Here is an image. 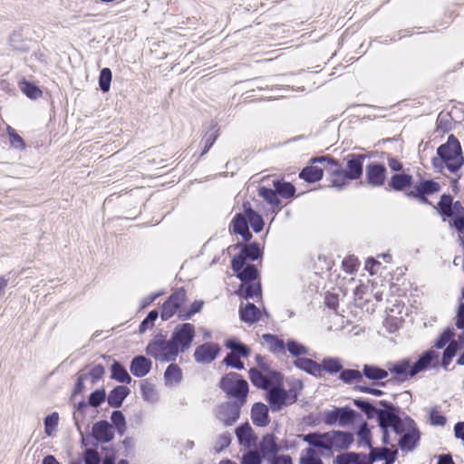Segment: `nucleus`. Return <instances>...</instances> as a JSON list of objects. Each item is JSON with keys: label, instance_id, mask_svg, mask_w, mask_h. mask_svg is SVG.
Masks as SVG:
<instances>
[{"label": "nucleus", "instance_id": "nucleus-3", "mask_svg": "<svg viewBox=\"0 0 464 464\" xmlns=\"http://www.w3.org/2000/svg\"><path fill=\"white\" fill-rule=\"evenodd\" d=\"M303 440L310 446L332 450H346L353 442V436L347 431L333 430L324 433L310 432L304 435Z\"/></svg>", "mask_w": 464, "mask_h": 464}, {"label": "nucleus", "instance_id": "nucleus-56", "mask_svg": "<svg viewBox=\"0 0 464 464\" xmlns=\"http://www.w3.org/2000/svg\"><path fill=\"white\" fill-rule=\"evenodd\" d=\"M159 313L157 310H151L149 312L145 319L140 324V332L143 333L147 329L151 328L154 325V322L157 320Z\"/></svg>", "mask_w": 464, "mask_h": 464}, {"label": "nucleus", "instance_id": "nucleus-61", "mask_svg": "<svg viewBox=\"0 0 464 464\" xmlns=\"http://www.w3.org/2000/svg\"><path fill=\"white\" fill-rule=\"evenodd\" d=\"M452 336L453 332L451 330H445L436 340L434 346L438 349L443 348L447 343H450L451 342L450 339Z\"/></svg>", "mask_w": 464, "mask_h": 464}, {"label": "nucleus", "instance_id": "nucleus-44", "mask_svg": "<svg viewBox=\"0 0 464 464\" xmlns=\"http://www.w3.org/2000/svg\"><path fill=\"white\" fill-rule=\"evenodd\" d=\"M259 196H261L267 203L272 206H279L280 199L278 194L275 189L266 187H261L258 190Z\"/></svg>", "mask_w": 464, "mask_h": 464}, {"label": "nucleus", "instance_id": "nucleus-39", "mask_svg": "<svg viewBox=\"0 0 464 464\" xmlns=\"http://www.w3.org/2000/svg\"><path fill=\"white\" fill-rule=\"evenodd\" d=\"M249 379L253 385L261 389H268L271 383L270 380L256 368L249 370Z\"/></svg>", "mask_w": 464, "mask_h": 464}, {"label": "nucleus", "instance_id": "nucleus-24", "mask_svg": "<svg viewBox=\"0 0 464 464\" xmlns=\"http://www.w3.org/2000/svg\"><path fill=\"white\" fill-rule=\"evenodd\" d=\"M411 364L409 359H402L396 362H388V372L401 377V380L411 378L409 371L411 370Z\"/></svg>", "mask_w": 464, "mask_h": 464}, {"label": "nucleus", "instance_id": "nucleus-43", "mask_svg": "<svg viewBox=\"0 0 464 464\" xmlns=\"http://www.w3.org/2000/svg\"><path fill=\"white\" fill-rule=\"evenodd\" d=\"M353 404L366 415L367 419H373L374 417L378 419L377 408L370 402L362 399H355Z\"/></svg>", "mask_w": 464, "mask_h": 464}, {"label": "nucleus", "instance_id": "nucleus-11", "mask_svg": "<svg viewBox=\"0 0 464 464\" xmlns=\"http://www.w3.org/2000/svg\"><path fill=\"white\" fill-rule=\"evenodd\" d=\"M241 405V402L230 401L220 404L217 409V418L226 426L232 425L239 418Z\"/></svg>", "mask_w": 464, "mask_h": 464}, {"label": "nucleus", "instance_id": "nucleus-37", "mask_svg": "<svg viewBox=\"0 0 464 464\" xmlns=\"http://www.w3.org/2000/svg\"><path fill=\"white\" fill-rule=\"evenodd\" d=\"M394 450H391L389 448H382L380 450L373 449L371 450V457L373 460L376 459H384L387 462H393L395 459V456L397 454V449L393 448Z\"/></svg>", "mask_w": 464, "mask_h": 464}, {"label": "nucleus", "instance_id": "nucleus-49", "mask_svg": "<svg viewBox=\"0 0 464 464\" xmlns=\"http://www.w3.org/2000/svg\"><path fill=\"white\" fill-rule=\"evenodd\" d=\"M21 91L30 99H37L42 95V91L34 83L24 81L20 83Z\"/></svg>", "mask_w": 464, "mask_h": 464}, {"label": "nucleus", "instance_id": "nucleus-55", "mask_svg": "<svg viewBox=\"0 0 464 464\" xmlns=\"http://www.w3.org/2000/svg\"><path fill=\"white\" fill-rule=\"evenodd\" d=\"M231 442V434L229 432L222 433L215 442L214 450L218 453L228 447Z\"/></svg>", "mask_w": 464, "mask_h": 464}, {"label": "nucleus", "instance_id": "nucleus-36", "mask_svg": "<svg viewBox=\"0 0 464 464\" xmlns=\"http://www.w3.org/2000/svg\"><path fill=\"white\" fill-rule=\"evenodd\" d=\"M164 378L168 385L178 384L182 378L180 368L177 364H169L165 371Z\"/></svg>", "mask_w": 464, "mask_h": 464}, {"label": "nucleus", "instance_id": "nucleus-50", "mask_svg": "<svg viewBox=\"0 0 464 464\" xmlns=\"http://www.w3.org/2000/svg\"><path fill=\"white\" fill-rule=\"evenodd\" d=\"M112 424L117 429L120 435H122L126 430L125 417L120 411H114L111 417Z\"/></svg>", "mask_w": 464, "mask_h": 464}, {"label": "nucleus", "instance_id": "nucleus-29", "mask_svg": "<svg viewBox=\"0 0 464 464\" xmlns=\"http://www.w3.org/2000/svg\"><path fill=\"white\" fill-rule=\"evenodd\" d=\"M260 450L265 455L273 457L279 451V446L276 442V438L273 434H266L263 437L260 442Z\"/></svg>", "mask_w": 464, "mask_h": 464}, {"label": "nucleus", "instance_id": "nucleus-31", "mask_svg": "<svg viewBox=\"0 0 464 464\" xmlns=\"http://www.w3.org/2000/svg\"><path fill=\"white\" fill-rule=\"evenodd\" d=\"M413 178L409 174H394L392 176L389 186L394 190H402L412 184Z\"/></svg>", "mask_w": 464, "mask_h": 464}, {"label": "nucleus", "instance_id": "nucleus-30", "mask_svg": "<svg viewBox=\"0 0 464 464\" xmlns=\"http://www.w3.org/2000/svg\"><path fill=\"white\" fill-rule=\"evenodd\" d=\"M323 176L324 169L314 165L304 168L299 174L300 179L309 183L320 180Z\"/></svg>", "mask_w": 464, "mask_h": 464}, {"label": "nucleus", "instance_id": "nucleus-42", "mask_svg": "<svg viewBox=\"0 0 464 464\" xmlns=\"http://www.w3.org/2000/svg\"><path fill=\"white\" fill-rule=\"evenodd\" d=\"M273 185L277 194L285 198L293 197L295 192L294 185L289 182L274 180Z\"/></svg>", "mask_w": 464, "mask_h": 464}, {"label": "nucleus", "instance_id": "nucleus-5", "mask_svg": "<svg viewBox=\"0 0 464 464\" xmlns=\"http://www.w3.org/2000/svg\"><path fill=\"white\" fill-rule=\"evenodd\" d=\"M313 163H323L324 169L328 172L331 182V187L335 188L338 190L344 188L349 183V178L344 169L342 168L338 160L331 156H321L314 158Z\"/></svg>", "mask_w": 464, "mask_h": 464}, {"label": "nucleus", "instance_id": "nucleus-15", "mask_svg": "<svg viewBox=\"0 0 464 464\" xmlns=\"http://www.w3.org/2000/svg\"><path fill=\"white\" fill-rule=\"evenodd\" d=\"M386 168L380 163H370L366 166L365 178L369 185L372 187H381L384 184L386 179Z\"/></svg>", "mask_w": 464, "mask_h": 464}, {"label": "nucleus", "instance_id": "nucleus-47", "mask_svg": "<svg viewBox=\"0 0 464 464\" xmlns=\"http://www.w3.org/2000/svg\"><path fill=\"white\" fill-rule=\"evenodd\" d=\"M357 415L358 413L355 411L348 407L339 408V425L341 427H345L353 421Z\"/></svg>", "mask_w": 464, "mask_h": 464}, {"label": "nucleus", "instance_id": "nucleus-6", "mask_svg": "<svg viewBox=\"0 0 464 464\" xmlns=\"http://www.w3.org/2000/svg\"><path fill=\"white\" fill-rule=\"evenodd\" d=\"M220 388L228 395L237 398L241 404L246 402L248 383L237 372L227 373L220 381Z\"/></svg>", "mask_w": 464, "mask_h": 464}, {"label": "nucleus", "instance_id": "nucleus-23", "mask_svg": "<svg viewBox=\"0 0 464 464\" xmlns=\"http://www.w3.org/2000/svg\"><path fill=\"white\" fill-rule=\"evenodd\" d=\"M343 369L342 360L337 357H325L319 363V377L322 376V372L329 374H336Z\"/></svg>", "mask_w": 464, "mask_h": 464}, {"label": "nucleus", "instance_id": "nucleus-41", "mask_svg": "<svg viewBox=\"0 0 464 464\" xmlns=\"http://www.w3.org/2000/svg\"><path fill=\"white\" fill-rule=\"evenodd\" d=\"M226 347L231 350L230 353H234L239 357H247L249 354L248 347L236 339L227 340L226 342Z\"/></svg>", "mask_w": 464, "mask_h": 464}, {"label": "nucleus", "instance_id": "nucleus-16", "mask_svg": "<svg viewBox=\"0 0 464 464\" xmlns=\"http://www.w3.org/2000/svg\"><path fill=\"white\" fill-rule=\"evenodd\" d=\"M219 351L220 348L218 343H206L196 348L194 358L198 362L209 363L217 358Z\"/></svg>", "mask_w": 464, "mask_h": 464}, {"label": "nucleus", "instance_id": "nucleus-26", "mask_svg": "<svg viewBox=\"0 0 464 464\" xmlns=\"http://www.w3.org/2000/svg\"><path fill=\"white\" fill-rule=\"evenodd\" d=\"M236 435L239 444L247 447H249L256 439L248 422H245L244 424L237 427L236 430Z\"/></svg>", "mask_w": 464, "mask_h": 464}, {"label": "nucleus", "instance_id": "nucleus-4", "mask_svg": "<svg viewBox=\"0 0 464 464\" xmlns=\"http://www.w3.org/2000/svg\"><path fill=\"white\" fill-rule=\"evenodd\" d=\"M146 353L160 362H174L179 352L171 339L166 340L162 334L156 335L146 347Z\"/></svg>", "mask_w": 464, "mask_h": 464}, {"label": "nucleus", "instance_id": "nucleus-64", "mask_svg": "<svg viewBox=\"0 0 464 464\" xmlns=\"http://www.w3.org/2000/svg\"><path fill=\"white\" fill-rule=\"evenodd\" d=\"M324 420L327 425H334L336 422L339 423V408L325 411Z\"/></svg>", "mask_w": 464, "mask_h": 464}, {"label": "nucleus", "instance_id": "nucleus-19", "mask_svg": "<svg viewBox=\"0 0 464 464\" xmlns=\"http://www.w3.org/2000/svg\"><path fill=\"white\" fill-rule=\"evenodd\" d=\"M151 369V361L143 355L135 356L130 366V372L136 377L147 375Z\"/></svg>", "mask_w": 464, "mask_h": 464}, {"label": "nucleus", "instance_id": "nucleus-60", "mask_svg": "<svg viewBox=\"0 0 464 464\" xmlns=\"http://www.w3.org/2000/svg\"><path fill=\"white\" fill-rule=\"evenodd\" d=\"M262 458L257 451H248L243 455L241 464H261Z\"/></svg>", "mask_w": 464, "mask_h": 464}, {"label": "nucleus", "instance_id": "nucleus-40", "mask_svg": "<svg viewBox=\"0 0 464 464\" xmlns=\"http://www.w3.org/2000/svg\"><path fill=\"white\" fill-rule=\"evenodd\" d=\"M285 348L292 356L296 358H302V355H309V349L295 340H288Z\"/></svg>", "mask_w": 464, "mask_h": 464}, {"label": "nucleus", "instance_id": "nucleus-18", "mask_svg": "<svg viewBox=\"0 0 464 464\" xmlns=\"http://www.w3.org/2000/svg\"><path fill=\"white\" fill-rule=\"evenodd\" d=\"M251 419L255 425L266 427L270 421L267 406L262 402H256L251 409Z\"/></svg>", "mask_w": 464, "mask_h": 464}, {"label": "nucleus", "instance_id": "nucleus-27", "mask_svg": "<svg viewBox=\"0 0 464 464\" xmlns=\"http://www.w3.org/2000/svg\"><path fill=\"white\" fill-rule=\"evenodd\" d=\"M238 295L245 299H254L261 296V285L257 283H243L237 290Z\"/></svg>", "mask_w": 464, "mask_h": 464}, {"label": "nucleus", "instance_id": "nucleus-57", "mask_svg": "<svg viewBox=\"0 0 464 464\" xmlns=\"http://www.w3.org/2000/svg\"><path fill=\"white\" fill-rule=\"evenodd\" d=\"M104 368L101 364L94 365L87 373V378L92 379V383L94 384L96 382L101 380L104 375Z\"/></svg>", "mask_w": 464, "mask_h": 464}, {"label": "nucleus", "instance_id": "nucleus-14", "mask_svg": "<svg viewBox=\"0 0 464 464\" xmlns=\"http://www.w3.org/2000/svg\"><path fill=\"white\" fill-rule=\"evenodd\" d=\"M379 403H380V405L384 407V409H377V411H378V425L381 428L382 433V443H391L392 437L390 434V426L392 425V423L382 422V420L381 419L382 417V412H384L387 414H392L395 417H400V416L396 412L397 409L391 402H389L387 401H380Z\"/></svg>", "mask_w": 464, "mask_h": 464}, {"label": "nucleus", "instance_id": "nucleus-22", "mask_svg": "<svg viewBox=\"0 0 464 464\" xmlns=\"http://www.w3.org/2000/svg\"><path fill=\"white\" fill-rule=\"evenodd\" d=\"M130 389L124 385L116 386L108 395L107 401L111 407L119 408L130 394Z\"/></svg>", "mask_w": 464, "mask_h": 464}, {"label": "nucleus", "instance_id": "nucleus-10", "mask_svg": "<svg viewBox=\"0 0 464 464\" xmlns=\"http://www.w3.org/2000/svg\"><path fill=\"white\" fill-rule=\"evenodd\" d=\"M440 365V354L434 350L424 352L418 361L411 364L409 371L410 377L415 376L417 373L427 370L429 367L436 368Z\"/></svg>", "mask_w": 464, "mask_h": 464}, {"label": "nucleus", "instance_id": "nucleus-13", "mask_svg": "<svg viewBox=\"0 0 464 464\" xmlns=\"http://www.w3.org/2000/svg\"><path fill=\"white\" fill-rule=\"evenodd\" d=\"M366 156L363 154L350 153L345 157L346 169L344 171L349 179L355 180L362 177L363 172V161Z\"/></svg>", "mask_w": 464, "mask_h": 464}, {"label": "nucleus", "instance_id": "nucleus-2", "mask_svg": "<svg viewBox=\"0 0 464 464\" xmlns=\"http://www.w3.org/2000/svg\"><path fill=\"white\" fill-rule=\"evenodd\" d=\"M437 154L438 157L432 159V165L437 169L447 168L454 173L464 164L460 144L454 135H450L447 142L437 149Z\"/></svg>", "mask_w": 464, "mask_h": 464}, {"label": "nucleus", "instance_id": "nucleus-32", "mask_svg": "<svg viewBox=\"0 0 464 464\" xmlns=\"http://www.w3.org/2000/svg\"><path fill=\"white\" fill-rule=\"evenodd\" d=\"M261 256V250L257 243H250L242 246L240 254L234 257H242L244 262L246 259L256 260Z\"/></svg>", "mask_w": 464, "mask_h": 464}, {"label": "nucleus", "instance_id": "nucleus-46", "mask_svg": "<svg viewBox=\"0 0 464 464\" xmlns=\"http://www.w3.org/2000/svg\"><path fill=\"white\" fill-rule=\"evenodd\" d=\"M458 343L456 341H451L446 349L443 352V356L441 360V366L444 369H448L449 364L450 363L452 358L456 355L458 351Z\"/></svg>", "mask_w": 464, "mask_h": 464}, {"label": "nucleus", "instance_id": "nucleus-48", "mask_svg": "<svg viewBox=\"0 0 464 464\" xmlns=\"http://www.w3.org/2000/svg\"><path fill=\"white\" fill-rule=\"evenodd\" d=\"M452 197L448 194H443L438 203L440 214L448 218H452Z\"/></svg>", "mask_w": 464, "mask_h": 464}, {"label": "nucleus", "instance_id": "nucleus-25", "mask_svg": "<svg viewBox=\"0 0 464 464\" xmlns=\"http://www.w3.org/2000/svg\"><path fill=\"white\" fill-rule=\"evenodd\" d=\"M240 319L252 324L260 319V310L251 303H247L244 307L241 305L239 308Z\"/></svg>", "mask_w": 464, "mask_h": 464}, {"label": "nucleus", "instance_id": "nucleus-12", "mask_svg": "<svg viewBox=\"0 0 464 464\" xmlns=\"http://www.w3.org/2000/svg\"><path fill=\"white\" fill-rule=\"evenodd\" d=\"M231 266L242 284L253 282L258 276L256 266L246 265L242 257H233Z\"/></svg>", "mask_w": 464, "mask_h": 464}, {"label": "nucleus", "instance_id": "nucleus-58", "mask_svg": "<svg viewBox=\"0 0 464 464\" xmlns=\"http://www.w3.org/2000/svg\"><path fill=\"white\" fill-rule=\"evenodd\" d=\"M218 137V130H215L214 131H212L210 133H206L204 135L203 140L205 142V147L201 153V156L206 154L210 150V148L213 146V144L217 140Z\"/></svg>", "mask_w": 464, "mask_h": 464}, {"label": "nucleus", "instance_id": "nucleus-33", "mask_svg": "<svg viewBox=\"0 0 464 464\" xmlns=\"http://www.w3.org/2000/svg\"><path fill=\"white\" fill-rule=\"evenodd\" d=\"M263 340L268 345L270 352L275 353H285V343L282 339H279L274 334H266L263 335Z\"/></svg>", "mask_w": 464, "mask_h": 464}, {"label": "nucleus", "instance_id": "nucleus-9", "mask_svg": "<svg viewBox=\"0 0 464 464\" xmlns=\"http://www.w3.org/2000/svg\"><path fill=\"white\" fill-rule=\"evenodd\" d=\"M186 301V291L183 288L176 290L162 304L160 317L163 321L170 319L179 310L183 309L181 305Z\"/></svg>", "mask_w": 464, "mask_h": 464}, {"label": "nucleus", "instance_id": "nucleus-34", "mask_svg": "<svg viewBox=\"0 0 464 464\" xmlns=\"http://www.w3.org/2000/svg\"><path fill=\"white\" fill-rule=\"evenodd\" d=\"M111 379L118 381L121 383H130L131 377L127 370L118 362H114L111 365Z\"/></svg>", "mask_w": 464, "mask_h": 464}, {"label": "nucleus", "instance_id": "nucleus-52", "mask_svg": "<svg viewBox=\"0 0 464 464\" xmlns=\"http://www.w3.org/2000/svg\"><path fill=\"white\" fill-rule=\"evenodd\" d=\"M111 82V71L109 68H103L100 72L99 86L102 92H107L110 90Z\"/></svg>", "mask_w": 464, "mask_h": 464}, {"label": "nucleus", "instance_id": "nucleus-28", "mask_svg": "<svg viewBox=\"0 0 464 464\" xmlns=\"http://www.w3.org/2000/svg\"><path fill=\"white\" fill-rule=\"evenodd\" d=\"M294 365L314 377H319V363L310 358H296Z\"/></svg>", "mask_w": 464, "mask_h": 464}, {"label": "nucleus", "instance_id": "nucleus-54", "mask_svg": "<svg viewBox=\"0 0 464 464\" xmlns=\"http://www.w3.org/2000/svg\"><path fill=\"white\" fill-rule=\"evenodd\" d=\"M106 399V392L104 389H98L92 392L89 396L88 403L94 408L102 405Z\"/></svg>", "mask_w": 464, "mask_h": 464}, {"label": "nucleus", "instance_id": "nucleus-63", "mask_svg": "<svg viewBox=\"0 0 464 464\" xmlns=\"http://www.w3.org/2000/svg\"><path fill=\"white\" fill-rule=\"evenodd\" d=\"M224 362L227 366H231V367L238 369V370H241L244 368V363L239 360V356H237L234 353H228L225 357Z\"/></svg>", "mask_w": 464, "mask_h": 464}, {"label": "nucleus", "instance_id": "nucleus-17", "mask_svg": "<svg viewBox=\"0 0 464 464\" xmlns=\"http://www.w3.org/2000/svg\"><path fill=\"white\" fill-rule=\"evenodd\" d=\"M92 436L101 443H108L114 438L112 425L107 420H100L92 426Z\"/></svg>", "mask_w": 464, "mask_h": 464}, {"label": "nucleus", "instance_id": "nucleus-7", "mask_svg": "<svg viewBox=\"0 0 464 464\" xmlns=\"http://www.w3.org/2000/svg\"><path fill=\"white\" fill-rule=\"evenodd\" d=\"M195 335V325L190 323H184L174 328L170 339L179 353H182L191 347Z\"/></svg>", "mask_w": 464, "mask_h": 464}, {"label": "nucleus", "instance_id": "nucleus-51", "mask_svg": "<svg viewBox=\"0 0 464 464\" xmlns=\"http://www.w3.org/2000/svg\"><path fill=\"white\" fill-rule=\"evenodd\" d=\"M203 305V302L201 301H195L191 304L189 309H186L183 307V309L179 310V317L181 320H188L189 319L193 314L196 313H198Z\"/></svg>", "mask_w": 464, "mask_h": 464}, {"label": "nucleus", "instance_id": "nucleus-59", "mask_svg": "<svg viewBox=\"0 0 464 464\" xmlns=\"http://www.w3.org/2000/svg\"><path fill=\"white\" fill-rule=\"evenodd\" d=\"M358 437L362 442H364L368 447H371V432L368 429L367 422L362 423L358 430Z\"/></svg>", "mask_w": 464, "mask_h": 464}, {"label": "nucleus", "instance_id": "nucleus-20", "mask_svg": "<svg viewBox=\"0 0 464 464\" xmlns=\"http://www.w3.org/2000/svg\"><path fill=\"white\" fill-rule=\"evenodd\" d=\"M362 373L363 376H365V378L381 386H384L385 383L379 382L388 377L387 370L382 369L372 364H364L362 366Z\"/></svg>", "mask_w": 464, "mask_h": 464}, {"label": "nucleus", "instance_id": "nucleus-38", "mask_svg": "<svg viewBox=\"0 0 464 464\" xmlns=\"http://www.w3.org/2000/svg\"><path fill=\"white\" fill-rule=\"evenodd\" d=\"M414 189L418 190L420 194L431 195L440 191V185L432 179H425L417 184Z\"/></svg>", "mask_w": 464, "mask_h": 464}, {"label": "nucleus", "instance_id": "nucleus-45", "mask_svg": "<svg viewBox=\"0 0 464 464\" xmlns=\"http://www.w3.org/2000/svg\"><path fill=\"white\" fill-rule=\"evenodd\" d=\"M339 379L344 383L350 384L353 382H361L362 380V372L354 369H346L340 372Z\"/></svg>", "mask_w": 464, "mask_h": 464}, {"label": "nucleus", "instance_id": "nucleus-1", "mask_svg": "<svg viewBox=\"0 0 464 464\" xmlns=\"http://www.w3.org/2000/svg\"><path fill=\"white\" fill-rule=\"evenodd\" d=\"M382 416V422L392 423L390 426L391 443L384 444L392 448H396L398 445L402 451H412L420 439V432L414 420L409 416L395 417L384 412Z\"/></svg>", "mask_w": 464, "mask_h": 464}, {"label": "nucleus", "instance_id": "nucleus-62", "mask_svg": "<svg viewBox=\"0 0 464 464\" xmlns=\"http://www.w3.org/2000/svg\"><path fill=\"white\" fill-rule=\"evenodd\" d=\"M101 461L100 455L97 450L92 449H87L84 451V462L85 464H99Z\"/></svg>", "mask_w": 464, "mask_h": 464}, {"label": "nucleus", "instance_id": "nucleus-8", "mask_svg": "<svg viewBox=\"0 0 464 464\" xmlns=\"http://www.w3.org/2000/svg\"><path fill=\"white\" fill-rule=\"evenodd\" d=\"M296 394L291 396L280 385H274L267 389L266 401L272 411H279L284 406L293 404L296 401Z\"/></svg>", "mask_w": 464, "mask_h": 464}, {"label": "nucleus", "instance_id": "nucleus-53", "mask_svg": "<svg viewBox=\"0 0 464 464\" xmlns=\"http://www.w3.org/2000/svg\"><path fill=\"white\" fill-rule=\"evenodd\" d=\"M7 132L10 139V144L13 148L23 150L25 144L22 137L10 126L7 127Z\"/></svg>", "mask_w": 464, "mask_h": 464}, {"label": "nucleus", "instance_id": "nucleus-35", "mask_svg": "<svg viewBox=\"0 0 464 464\" xmlns=\"http://www.w3.org/2000/svg\"><path fill=\"white\" fill-rule=\"evenodd\" d=\"M245 214L247 218V223L250 224L253 230L256 233L261 232L264 227V220L262 217L251 208H246Z\"/></svg>", "mask_w": 464, "mask_h": 464}, {"label": "nucleus", "instance_id": "nucleus-21", "mask_svg": "<svg viewBox=\"0 0 464 464\" xmlns=\"http://www.w3.org/2000/svg\"><path fill=\"white\" fill-rule=\"evenodd\" d=\"M232 226L234 233L242 236L245 241H249L252 238L246 214H237L232 220Z\"/></svg>", "mask_w": 464, "mask_h": 464}]
</instances>
